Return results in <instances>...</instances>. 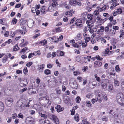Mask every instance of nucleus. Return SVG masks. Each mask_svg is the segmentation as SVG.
Wrapping results in <instances>:
<instances>
[{"mask_svg":"<svg viewBox=\"0 0 124 124\" xmlns=\"http://www.w3.org/2000/svg\"><path fill=\"white\" fill-rule=\"evenodd\" d=\"M94 16L93 15L90 14L89 15H87V18L88 20V21H87L86 23L87 24H88V25L89 26V28L91 27L93 25V22H92V20Z\"/></svg>","mask_w":124,"mask_h":124,"instance_id":"f257e3e1","label":"nucleus"},{"mask_svg":"<svg viewBox=\"0 0 124 124\" xmlns=\"http://www.w3.org/2000/svg\"><path fill=\"white\" fill-rule=\"evenodd\" d=\"M109 83V81L108 79H104L101 80V86L104 89L106 88L108 84Z\"/></svg>","mask_w":124,"mask_h":124,"instance_id":"f03ea898","label":"nucleus"},{"mask_svg":"<svg viewBox=\"0 0 124 124\" xmlns=\"http://www.w3.org/2000/svg\"><path fill=\"white\" fill-rule=\"evenodd\" d=\"M5 102L8 106L10 107L13 103V100L11 98H8L5 100Z\"/></svg>","mask_w":124,"mask_h":124,"instance_id":"7ed1b4c3","label":"nucleus"},{"mask_svg":"<svg viewBox=\"0 0 124 124\" xmlns=\"http://www.w3.org/2000/svg\"><path fill=\"white\" fill-rule=\"evenodd\" d=\"M24 106V104L23 102L18 101L16 104L17 109H20Z\"/></svg>","mask_w":124,"mask_h":124,"instance_id":"20e7f679","label":"nucleus"},{"mask_svg":"<svg viewBox=\"0 0 124 124\" xmlns=\"http://www.w3.org/2000/svg\"><path fill=\"white\" fill-rule=\"evenodd\" d=\"M75 24L76 25L79 27H82L83 26L82 21L80 19H78L76 21Z\"/></svg>","mask_w":124,"mask_h":124,"instance_id":"39448f33","label":"nucleus"},{"mask_svg":"<svg viewBox=\"0 0 124 124\" xmlns=\"http://www.w3.org/2000/svg\"><path fill=\"white\" fill-rule=\"evenodd\" d=\"M38 67L37 70L40 72H43L44 68L45 65L44 64H42L39 65Z\"/></svg>","mask_w":124,"mask_h":124,"instance_id":"423d86ee","label":"nucleus"},{"mask_svg":"<svg viewBox=\"0 0 124 124\" xmlns=\"http://www.w3.org/2000/svg\"><path fill=\"white\" fill-rule=\"evenodd\" d=\"M70 86L71 87L74 89H77L78 88V85L76 82L74 81L72 83H70Z\"/></svg>","mask_w":124,"mask_h":124,"instance_id":"0eeeda50","label":"nucleus"},{"mask_svg":"<svg viewBox=\"0 0 124 124\" xmlns=\"http://www.w3.org/2000/svg\"><path fill=\"white\" fill-rule=\"evenodd\" d=\"M55 108L56 109L57 111L59 112L62 111L63 109V108H62L60 105H57L56 107H55Z\"/></svg>","mask_w":124,"mask_h":124,"instance_id":"6e6552de","label":"nucleus"},{"mask_svg":"<svg viewBox=\"0 0 124 124\" xmlns=\"http://www.w3.org/2000/svg\"><path fill=\"white\" fill-rule=\"evenodd\" d=\"M101 62L99 61L95 62L94 64V66L95 68L100 67L101 66Z\"/></svg>","mask_w":124,"mask_h":124,"instance_id":"1a4fd4ad","label":"nucleus"},{"mask_svg":"<svg viewBox=\"0 0 124 124\" xmlns=\"http://www.w3.org/2000/svg\"><path fill=\"white\" fill-rule=\"evenodd\" d=\"M113 17L112 16H111L110 17H109L108 19L110 20L111 22H112V23L113 25H115L116 23V20H113Z\"/></svg>","mask_w":124,"mask_h":124,"instance_id":"9d476101","label":"nucleus"},{"mask_svg":"<svg viewBox=\"0 0 124 124\" xmlns=\"http://www.w3.org/2000/svg\"><path fill=\"white\" fill-rule=\"evenodd\" d=\"M48 85L49 86L52 87L54 85L55 82L54 80L50 81L48 80Z\"/></svg>","mask_w":124,"mask_h":124,"instance_id":"9b49d317","label":"nucleus"},{"mask_svg":"<svg viewBox=\"0 0 124 124\" xmlns=\"http://www.w3.org/2000/svg\"><path fill=\"white\" fill-rule=\"evenodd\" d=\"M81 42H78L73 45V46L75 47L79 48L81 46Z\"/></svg>","mask_w":124,"mask_h":124,"instance_id":"f8f14e48","label":"nucleus"},{"mask_svg":"<svg viewBox=\"0 0 124 124\" xmlns=\"http://www.w3.org/2000/svg\"><path fill=\"white\" fill-rule=\"evenodd\" d=\"M82 39V37L80 33H78L77 36L75 38V39L76 41L81 39Z\"/></svg>","mask_w":124,"mask_h":124,"instance_id":"ddd939ff","label":"nucleus"},{"mask_svg":"<svg viewBox=\"0 0 124 124\" xmlns=\"http://www.w3.org/2000/svg\"><path fill=\"white\" fill-rule=\"evenodd\" d=\"M87 12H85L81 15V17L83 18L84 20H86L87 17Z\"/></svg>","mask_w":124,"mask_h":124,"instance_id":"4468645a","label":"nucleus"},{"mask_svg":"<svg viewBox=\"0 0 124 124\" xmlns=\"http://www.w3.org/2000/svg\"><path fill=\"white\" fill-rule=\"evenodd\" d=\"M4 105L2 102L0 101V112H2L4 109Z\"/></svg>","mask_w":124,"mask_h":124,"instance_id":"2eb2a0df","label":"nucleus"},{"mask_svg":"<svg viewBox=\"0 0 124 124\" xmlns=\"http://www.w3.org/2000/svg\"><path fill=\"white\" fill-rule=\"evenodd\" d=\"M39 116H40L42 117H43L44 119H45L46 118L47 116L46 115H45L43 113H42L41 112H39Z\"/></svg>","mask_w":124,"mask_h":124,"instance_id":"dca6fc26","label":"nucleus"},{"mask_svg":"<svg viewBox=\"0 0 124 124\" xmlns=\"http://www.w3.org/2000/svg\"><path fill=\"white\" fill-rule=\"evenodd\" d=\"M98 26H100V29H98V32H103L104 31V27L103 26H100V25H98Z\"/></svg>","mask_w":124,"mask_h":124,"instance_id":"f3484780","label":"nucleus"},{"mask_svg":"<svg viewBox=\"0 0 124 124\" xmlns=\"http://www.w3.org/2000/svg\"><path fill=\"white\" fill-rule=\"evenodd\" d=\"M23 27V30H21L20 31V32L22 34H23V32L24 34H25L26 32V27L24 26H22Z\"/></svg>","mask_w":124,"mask_h":124,"instance_id":"a211bd4d","label":"nucleus"},{"mask_svg":"<svg viewBox=\"0 0 124 124\" xmlns=\"http://www.w3.org/2000/svg\"><path fill=\"white\" fill-rule=\"evenodd\" d=\"M95 58L98 60L99 61H101L103 59L102 58L100 57V56L98 55H96L95 57H93L92 58L94 60H95Z\"/></svg>","mask_w":124,"mask_h":124,"instance_id":"6ab92c4d","label":"nucleus"},{"mask_svg":"<svg viewBox=\"0 0 124 124\" xmlns=\"http://www.w3.org/2000/svg\"><path fill=\"white\" fill-rule=\"evenodd\" d=\"M117 102L120 104L123 103L124 102V98L121 97V98L117 101Z\"/></svg>","mask_w":124,"mask_h":124,"instance_id":"aec40b11","label":"nucleus"},{"mask_svg":"<svg viewBox=\"0 0 124 124\" xmlns=\"http://www.w3.org/2000/svg\"><path fill=\"white\" fill-rule=\"evenodd\" d=\"M74 119L77 122H78L79 120V115L78 114H76L74 116Z\"/></svg>","mask_w":124,"mask_h":124,"instance_id":"412c9836","label":"nucleus"},{"mask_svg":"<svg viewBox=\"0 0 124 124\" xmlns=\"http://www.w3.org/2000/svg\"><path fill=\"white\" fill-rule=\"evenodd\" d=\"M114 85L115 86H118L119 85V82L117 80L115 79L114 80Z\"/></svg>","mask_w":124,"mask_h":124,"instance_id":"4be33fe9","label":"nucleus"},{"mask_svg":"<svg viewBox=\"0 0 124 124\" xmlns=\"http://www.w3.org/2000/svg\"><path fill=\"white\" fill-rule=\"evenodd\" d=\"M20 48L18 46L17 44L14 47L13 50L14 51H16L19 49Z\"/></svg>","mask_w":124,"mask_h":124,"instance_id":"5701e85b","label":"nucleus"},{"mask_svg":"<svg viewBox=\"0 0 124 124\" xmlns=\"http://www.w3.org/2000/svg\"><path fill=\"white\" fill-rule=\"evenodd\" d=\"M54 122L56 124H59V122L58 118L56 116L53 119Z\"/></svg>","mask_w":124,"mask_h":124,"instance_id":"b1692460","label":"nucleus"},{"mask_svg":"<svg viewBox=\"0 0 124 124\" xmlns=\"http://www.w3.org/2000/svg\"><path fill=\"white\" fill-rule=\"evenodd\" d=\"M44 73L46 75H48L51 73V71L48 69H46L44 71Z\"/></svg>","mask_w":124,"mask_h":124,"instance_id":"393cba45","label":"nucleus"},{"mask_svg":"<svg viewBox=\"0 0 124 124\" xmlns=\"http://www.w3.org/2000/svg\"><path fill=\"white\" fill-rule=\"evenodd\" d=\"M49 117L52 119H53L56 116L51 114H49L48 115Z\"/></svg>","mask_w":124,"mask_h":124,"instance_id":"a878e982","label":"nucleus"},{"mask_svg":"<svg viewBox=\"0 0 124 124\" xmlns=\"http://www.w3.org/2000/svg\"><path fill=\"white\" fill-rule=\"evenodd\" d=\"M27 90V89L26 87H25L23 89L20 90L19 91L20 93L21 94H22L23 92Z\"/></svg>","mask_w":124,"mask_h":124,"instance_id":"bb28decb","label":"nucleus"},{"mask_svg":"<svg viewBox=\"0 0 124 124\" xmlns=\"http://www.w3.org/2000/svg\"><path fill=\"white\" fill-rule=\"evenodd\" d=\"M47 41L45 39L43 41H41L39 42V44H43V45H44L47 44Z\"/></svg>","mask_w":124,"mask_h":124,"instance_id":"cd10ccee","label":"nucleus"},{"mask_svg":"<svg viewBox=\"0 0 124 124\" xmlns=\"http://www.w3.org/2000/svg\"><path fill=\"white\" fill-rule=\"evenodd\" d=\"M90 103V102L89 101H87L86 102V103L87 104V106L88 107H92V105Z\"/></svg>","mask_w":124,"mask_h":124,"instance_id":"c85d7f7f","label":"nucleus"},{"mask_svg":"<svg viewBox=\"0 0 124 124\" xmlns=\"http://www.w3.org/2000/svg\"><path fill=\"white\" fill-rule=\"evenodd\" d=\"M97 75L96 74H95L94 75V77L96 78V80L99 82H100L101 80L100 78L99 77H97Z\"/></svg>","mask_w":124,"mask_h":124,"instance_id":"c756f323","label":"nucleus"},{"mask_svg":"<svg viewBox=\"0 0 124 124\" xmlns=\"http://www.w3.org/2000/svg\"><path fill=\"white\" fill-rule=\"evenodd\" d=\"M117 6V4H116L113 3H112L110 7V8L111 9H112L114 8Z\"/></svg>","mask_w":124,"mask_h":124,"instance_id":"7c9ffc66","label":"nucleus"},{"mask_svg":"<svg viewBox=\"0 0 124 124\" xmlns=\"http://www.w3.org/2000/svg\"><path fill=\"white\" fill-rule=\"evenodd\" d=\"M52 6H49L48 8V10L50 11L51 12H52L54 10V7Z\"/></svg>","mask_w":124,"mask_h":124,"instance_id":"2f4dec72","label":"nucleus"},{"mask_svg":"<svg viewBox=\"0 0 124 124\" xmlns=\"http://www.w3.org/2000/svg\"><path fill=\"white\" fill-rule=\"evenodd\" d=\"M108 90L110 91H111L113 88V85L111 84H110L108 86Z\"/></svg>","mask_w":124,"mask_h":124,"instance_id":"473e14b6","label":"nucleus"},{"mask_svg":"<svg viewBox=\"0 0 124 124\" xmlns=\"http://www.w3.org/2000/svg\"><path fill=\"white\" fill-rule=\"evenodd\" d=\"M81 100L80 98V97H77L76 98V102L77 103H79Z\"/></svg>","mask_w":124,"mask_h":124,"instance_id":"72a5a7b5","label":"nucleus"},{"mask_svg":"<svg viewBox=\"0 0 124 124\" xmlns=\"http://www.w3.org/2000/svg\"><path fill=\"white\" fill-rule=\"evenodd\" d=\"M116 12L118 14H120L122 13V10L121 8H119L117 9V11Z\"/></svg>","mask_w":124,"mask_h":124,"instance_id":"f704fd0d","label":"nucleus"},{"mask_svg":"<svg viewBox=\"0 0 124 124\" xmlns=\"http://www.w3.org/2000/svg\"><path fill=\"white\" fill-rule=\"evenodd\" d=\"M88 67L87 66H84L82 68V70L83 72H85L88 70Z\"/></svg>","mask_w":124,"mask_h":124,"instance_id":"c9c22d12","label":"nucleus"},{"mask_svg":"<svg viewBox=\"0 0 124 124\" xmlns=\"http://www.w3.org/2000/svg\"><path fill=\"white\" fill-rule=\"evenodd\" d=\"M81 42V45L82 46L83 48L86 47L87 46V44L86 42H85V43H82V42Z\"/></svg>","mask_w":124,"mask_h":124,"instance_id":"e433bc0d","label":"nucleus"},{"mask_svg":"<svg viewBox=\"0 0 124 124\" xmlns=\"http://www.w3.org/2000/svg\"><path fill=\"white\" fill-rule=\"evenodd\" d=\"M23 72L25 74H26L28 72V70L27 69V68L26 67H25L24 68L23 70Z\"/></svg>","mask_w":124,"mask_h":124,"instance_id":"4c0bfd02","label":"nucleus"},{"mask_svg":"<svg viewBox=\"0 0 124 124\" xmlns=\"http://www.w3.org/2000/svg\"><path fill=\"white\" fill-rule=\"evenodd\" d=\"M66 15L67 16L69 17L70 16H72V15L70 14V11H67L66 12Z\"/></svg>","mask_w":124,"mask_h":124,"instance_id":"58836bf2","label":"nucleus"},{"mask_svg":"<svg viewBox=\"0 0 124 124\" xmlns=\"http://www.w3.org/2000/svg\"><path fill=\"white\" fill-rule=\"evenodd\" d=\"M90 38L89 37H85V39L86 41L85 42H88L90 40Z\"/></svg>","mask_w":124,"mask_h":124,"instance_id":"ea45409f","label":"nucleus"},{"mask_svg":"<svg viewBox=\"0 0 124 124\" xmlns=\"http://www.w3.org/2000/svg\"><path fill=\"white\" fill-rule=\"evenodd\" d=\"M33 63L32 62H30L26 64V66L28 67H30L32 64Z\"/></svg>","mask_w":124,"mask_h":124,"instance_id":"a19ab883","label":"nucleus"},{"mask_svg":"<svg viewBox=\"0 0 124 124\" xmlns=\"http://www.w3.org/2000/svg\"><path fill=\"white\" fill-rule=\"evenodd\" d=\"M34 55V53H31L30 54H29L28 57L29 58H30L32 57Z\"/></svg>","mask_w":124,"mask_h":124,"instance_id":"79ce46f5","label":"nucleus"},{"mask_svg":"<svg viewBox=\"0 0 124 124\" xmlns=\"http://www.w3.org/2000/svg\"><path fill=\"white\" fill-rule=\"evenodd\" d=\"M64 7L67 9H69L71 7L69 4H65L64 5Z\"/></svg>","mask_w":124,"mask_h":124,"instance_id":"37998d69","label":"nucleus"},{"mask_svg":"<svg viewBox=\"0 0 124 124\" xmlns=\"http://www.w3.org/2000/svg\"><path fill=\"white\" fill-rule=\"evenodd\" d=\"M17 117H19L23 119V116L21 113H20L18 114Z\"/></svg>","mask_w":124,"mask_h":124,"instance_id":"c03bdc74","label":"nucleus"},{"mask_svg":"<svg viewBox=\"0 0 124 124\" xmlns=\"http://www.w3.org/2000/svg\"><path fill=\"white\" fill-rule=\"evenodd\" d=\"M104 30L106 32H108L109 30V27L108 26L105 27V29Z\"/></svg>","mask_w":124,"mask_h":124,"instance_id":"a18cd8bd","label":"nucleus"},{"mask_svg":"<svg viewBox=\"0 0 124 124\" xmlns=\"http://www.w3.org/2000/svg\"><path fill=\"white\" fill-rule=\"evenodd\" d=\"M36 9L35 8H32L31 9V11L33 13H34L36 12Z\"/></svg>","mask_w":124,"mask_h":124,"instance_id":"49530a36","label":"nucleus"},{"mask_svg":"<svg viewBox=\"0 0 124 124\" xmlns=\"http://www.w3.org/2000/svg\"><path fill=\"white\" fill-rule=\"evenodd\" d=\"M7 60V57L6 56H5V57H4L2 59V62L4 63Z\"/></svg>","mask_w":124,"mask_h":124,"instance_id":"de8ad7c7","label":"nucleus"},{"mask_svg":"<svg viewBox=\"0 0 124 124\" xmlns=\"http://www.w3.org/2000/svg\"><path fill=\"white\" fill-rule=\"evenodd\" d=\"M115 69L117 71H119L120 70L119 68V66L118 65H116L115 67Z\"/></svg>","mask_w":124,"mask_h":124,"instance_id":"09e8293b","label":"nucleus"},{"mask_svg":"<svg viewBox=\"0 0 124 124\" xmlns=\"http://www.w3.org/2000/svg\"><path fill=\"white\" fill-rule=\"evenodd\" d=\"M27 48H28L27 47H25V48L22 49V51L20 52L22 53L26 52V51L27 50Z\"/></svg>","mask_w":124,"mask_h":124,"instance_id":"8fccbe9b","label":"nucleus"},{"mask_svg":"<svg viewBox=\"0 0 124 124\" xmlns=\"http://www.w3.org/2000/svg\"><path fill=\"white\" fill-rule=\"evenodd\" d=\"M76 61L78 62H80V57L79 56H77L76 57Z\"/></svg>","mask_w":124,"mask_h":124,"instance_id":"3c124183","label":"nucleus"},{"mask_svg":"<svg viewBox=\"0 0 124 124\" xmlns=\"http://www.w3.org/2000/svg\"><path fill=\"white\" fill-rule=\"evenodd\" d=\"M87 98L89 99L91 98L92 97V95L90 93L87 94L86 96Z\"/></svg>","mask_w":124,"mask_h":124,"instance_id":"603ef678","label":"nucleus"},{"mask_svg":"<svg viewBox=\"0 0 124 124\" xmlns=\"http://www.w3.org/2000/svg\"><path fill=\"white\" fill-rule=\"evenodd\" d=\"M17 21V20L15 18H14L12 21L13 23L14 24H16Z\"/></svg>","mask_w":124,"mask_h":124,"instance_id":"864d4df0","label":"nucleus"},{"mask_svg":"<svg viewBox=\"0 0 124 124\" xmlns=\"http://www.w3.org/2000/svg\"><path fill=\"white\" fill-rule=\"evenodd\" d=\"M99 13V12L97 10H96L94 11V14L95 15L97 16Z\"/></svg>","mask_w":124,"mask_h":124,"instance_id":"5fc2aeb1","label":"nucleus"},{"mask_svg":"<svg viewBox=\"0 0 124 124\" xmlns=\"http://www.w3.org/2000/svg\"><path fill=\"white\" fill-rule=\"evenodd\" d=\"M57 3L55 1L53 2L52 3V6L53 7H54L56 6V5L57 4Z\"/></svg>","mask_w":124,"mask_h":124,"instance_id":"6e6d98bb","label":"nucleus"},{"mask_svg":"<svg viewBox=\"0 0 124 124\" xmlns=\"http://www.w3.org/2000/svg\"><path fill=\"white\" fill-rule=\"evenodd\" d=\"M113 28L114 30H118L119 29V28L117 26H114L113 27Z\"/></svg>","mask_w":124,"mask_h":124,"instance_id":"4d7b16f0","label":"nucleus"},{"mask_svg":"<svg viewBox=\"0 0 124 124\" xmlns=\"http://www.w3.org/2000/svg\"><path fill=\"white\" fill-rule=\"evenodd\" d=\"M56 30L57 32H60L61 31V27H59L58 28H56Z\"/></svg>","mask_w":124,"mask_h":124,"instance_id":"13d9d810","label":"nucleus"},{"mask_svg":"<svg viewBox=\"0 0 124 124\" xmlns=\"http://www.w3.org/2000/svg\"><path fill=\"white\" fill-rule=\"evenodd\" d=\"M53 65H51L50 63L48 64L47 65V67L48 68L50 69L52 68Z\"/></svg>","mask_w":124,"mask_h":124,"instance_id":"bf43d9fd","label":"nucleus"},{"mask_svg":"<svg viewBox=\"0 0 124 124\" xmlns=\"http://www.w3.org/2000/svg\"><path fill=\"white\" fill-rule=\"evenodd\" d=\"M33 122V120H29L28 122H27V124H31Z\"/></svg>","mask_w":124,"mask_h":124,"instance_id":"052dcab7","label":"nucleus"},{"mask_svg":"<svg viewBox=\"0 0 124 124\" xmlns=\"http://www.w3.org/2000/svg\"><path fill=\"white\" fill-rule=\"evenodd\" d=\"M28 44V42H26L24 43L21 46L22 47H24L25 46H26L27 44Z\"/></svg>","mask_w":124,"mask_h":124,"instance_id":"680f3d73","label":"nucleus"},{"mask_svg":"<svg viewBox=\"0 0 124 124\" xmlns=\"http://www.w3.org/2000/svg\"><path fill=\"white\" fill-rule=\"evenodd\" d=\"M21 6V4H16L15 6V8H19Z\"/></svg>","mask_w":124,"mask_h":124,"instance_id":"e2e57ef3","label":"nucleus"},{"mask_svg":"<svg viewBox=\"0 0 124 124\" xmlns=\"http://www.w3.org/2000/svg\"><path fill=\"white\" fill-rule=\"evenodd\" d=\"M121 97L120 96V94H118L116 98L117 100H118L119 99H120L121 98Z\"/></svg>","mask_w":124,"mask_h":124,"instance_id":"0e129e2a","label":"nucleus"},{"mask_svg":"<svg viewBox=\"0 0 124 124\" xmlns=\"http://www.w3.org/2000/svg\"><path fill=\"white\" fill-rule=\"evenodd\" d=\"M82 121L83 122V123L84 124H90L89 122H87V121H85L84 120H82Z\"/></svg>","mask_w":124,"mask_h":124,"instance_id":"69168bd1","label":"nucleus"},{"mask_svg":"<svg viewBox=\"0 0 124 124\" xmlns=\"http://www.w3.org/2000/svg\"><path fill=\"white\" fill-rule=\"evenodd\" d=\"M17 114L16 113L12 115V117L14 119L16 118V117Z\"/></svg>","mask_w":124,"mask_h":124,"instance_id":"338daca9","label":"nucleus"},{"mask_svg":"<svg viewBox=\"0 0 124 124\" xmlns=\"http://www.w3.org/2000/svg\"><path fill=\"white\" fill-rule=\"evenodd\" d=\"M63 20L64 22H67L68 20V18L66 17H64L63 18Z\"/></svg>","mask_w":124,"mask_h":124,"instance_id":"774afa93","label":"nucleus"}]
</instances>
